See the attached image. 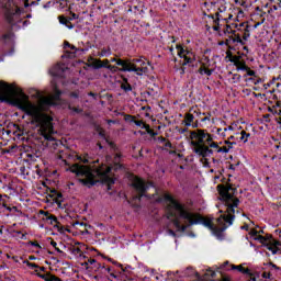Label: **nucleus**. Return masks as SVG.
I'll return each instance as SVG.
<instances>
[{
  "mask_svg": "<svg viewBox=\"0 0 281 281\" xmlns=\"http://www.w3.org/2000/svg\"><path fill=\"white\" fill-rule=\"evenodd\" d=\"M25 237V234H22V238Z\"/></svg>",
  "mask_w": 281,
  "mask_h": 281,
  "instance_id": "nucleus-51",
  "label": "nucleus"
},
{
  "mask_svg": "<svg viewBox=\"0 0 281 281\" xmlns=\"http://www.w3.org/2000/svg\"><path fill=\"white\" fill-rule=\"evenodd\" d=\"M29 245H33V247H38V249H41L38 241H29Z\"/></svg>",
  "mask_w": 281,
  "mask_h": 281,
  "instance_id": "nucleus-30",
  "label": "nucleus"
},
{
  "mask_svg": "<svg viewBox=\"0 0 281 281\" xmlns=\"http://www.w3.org/2000/svg\"><path fill=\"white\" fill-rule=\"evenodd\" d=\"M120 59H117V58H112V63H116V65H117V61H119Z\"/></svg>",
  "mask_w": 281,
  "mask_h": 281,
  "instance_id": "nucleus-40",
  "label": "nucleus"
},
{
  "mask_svg": "<svg viewBox=\"0 0 281 281\" xmlns=\"http://www.w3.org/2000/svg\"><path fill=\"white\" fill-rule=\"evenodd\" d=\"M177 49L180 59L179 64L175 65V68L179 71L180 76H183V74H186V67H190V65L194 63V55L183 49L181 46H177Z\"/></svg>",
  "mask_w": 281,
  "mask_h": 281,
  "instance_id": "nucleus-7",
  "label": "nucleus"
},
{
  "mask_svg": "<svg viewBox=\"0 0 281 281\" xmlns=\"http://www.w3.org/2000/svg\"><path fill=\"white\" fill-rule=\"evenodd\" d=\"M55 249H56V251H58L59 254H63V250H60V248L56 247Z\"/></svg>",
  "mask_w": 281,
  "mask_h": 281,
  "instance_id": "nucleus-41",
  "label": "nucleus"
},
{
  "mask_svg": "<svg viewBox=\"0 0 281 281\" xmlns=\"http://www.w3.org/2000/svg\"><path fill=\"white\" fill-rule=\"evenodd\" d=\"M218 45H225V42H220Z\"/></svg>",
  "mask_w": 281,
  "mask_h": 281,
  "instance_id": "nucleus-44",
  "label": "nucleus"
},
{
  "mask_svg": "<svg viewBox=\"0 0 281 281\" xmlns=\"http://www.w3.org/2000/svg\"><path fill=\"white\" fill-rule=\"evenodd\" d=\"M233 32H234V30L232 29V26H229V24H226L225 29L222 32H220L218 35L226 36V38H227V36L229 34H233Z\"/></svg>",
  "mask_w": 281,
  "mask_h": 281,
  "instance_id": "nucleus-18",
  "label": "nucleus"
},
{
  "mask_svg": "<svg viewBox=\"0 0 281 281\" xmlns=\"http://www.w3.org/2000/svg\"><path fill=\"white\" fill-rule=\"evenodd\" d=\"M68 109L74 113H82V109L69 105Z\"/></svg>",
  "mask_w": 281,
  "mask_h": 281,
  "instance_id": "nucleus-25",
  "label": "nucleus"
},
{
  "mask_svg": "<svg viewBox=\"0 0 281 281\" xmlns=\"http://www.w3.org/2000/svg\"><path fill=\"white\" fill-rule=\"evenodd\" d=\"M25 265H27V267H33L34 269H38V266L36 263H32L30 261H25Z\"/></svg>",
  "mask_w": 281,
  "mask_h": 281,
  "instance_id": "nucleus-28",
  "label": "nucleus"
},
{
  "mask_svg": "<svg viewBox=\"0 0 281 281\" xmlns=\"http://www.w3.org/2000/svg\"><path fill=\"white\" fill-rule=\"evenodd\" d=\"M244 71H247L248 76H256V71L251 70L250 67H248V69H244Z\"/></svg>",
  "mask_w": 281,
  "mask_h": 281,
  "instance_id": "nucleus-26",
  "label": "nucleus"
},
{
  "mask_svg": "<svg viewBox=\"0 0 281 281\" xmlns=\"http://www.w3.org/2000/svg\"><path fill=\"white\" fill-rule=\"evenodd\" d=\"M121 89H123V91H132V87L131 83H128V80L123 79V83L121 85Z\"/></svg>",
  "mask_w": 281,
  "mask_h": 281,
  "instance_id": "nucleus-21",
  "label": "nucleus"
},
{
  "mask_svg": "<svg viewBox=\"0 0 281 281\" xmlns=\"http://www.w3.org/2000/svg\"><path fill=\"white\" fill-rule=\"evenodd\" d=\"M132 188L135 190L137 194V196H135L134 199H142V196H146V190H148V183H146V181H144L142 178L135 177L132 180Z\"/></svg>",
  "mask_w": 281,
  "mask_h": 281,
  "instance_id": "nucleus-8",
  "label": "nucleus"
},
{
  "mask_svg": "<svg viewBox=\"0 0 281 281\" xmlns=\"http://www.w3.org/2000/svg\"><path fill=\"white\" fill-rule=\"evenodd\" d=\"M120 157H122V154L116 153V155H115V157H114L115 164H120Z\"/></svg>",
  "mask_w": 281,
  "mask_h": 281,
  "instance_id": "nucleus-27",
  "label": "nucleus"
},
{
  "mask_svg": "<svg viewBox=\"0 0 281 281\" xmlns=\"http://www.w3.org/2000/svg\"><path fill=\"white\" fill-rule=\"evenodd\" d=\"M65 47H71V44H69V42H65Z\"/></svg>",
  "mask_w": 281,
  "mask_h": 281,
  "instance_id": "nucleus-39",
  "label": "nucleus"
},
{
  "mask_svg": "<svg viewBox=\"0 0 281 281\" xmlns=\"http://www.w3.org/2000/svg\"><path fill=\"white\" fill-rule=\"evenodd\" d=\"M232 43H243V40L240 38V34L236 33V31H233V33H231L225 38V45L231 46Z\"/></svg>",
  "mask_w": 281,
  "mask_h": 281,
  "instance_id": "nucleus-12",
  "label": "nucleus"
},
{
  "mask_svg": "<svg viewBox=\"0 0 281 281\" xmlns=\"http://www.w3.org/2000/svg\"><path fill=\"white\" fill-rule=\"evenodd\" d=\"M40 214H44L46 216L45 220L48 221L50 225H55V227H58V218H56L55 215H52L45 211H40Z\"/></svg>",
  "mask_w": 281,
  "mask_h": 281,
  "instance_id": "nucleus-15",
  "label": "nucleus"
},
{
  "mask_svg": "<svg viewBox=\"0 0 281 281\" xmlns=\"http://www.w3.org/2000/svg\"><path fill=\"white\" fill-rule=\"evenodd\" d=\"M90 265H93V262H95V259H91L89 260Z\"/></svg>",
  "mask_w": 281,
  "mask_h": 281,
  "instance_id": "nucleus-42",
  "label": "nucleus"
},
{
  "mask_svg": "<svg viewBox=\"0 0 281 281\" xmlns=\"http://www.w3.org/2000/svg\"><path fill=\"white\" fill-rule=\"evenodd\" d=\"M217 190L226 205V215H222V218L225 221V223L232 225V221H234V212L236 207H238L239 200L234 195V188L218 184Z\"/></svg>",
  "mask_w": 281,
  "mask_h": 281,
  "instance_id": "nucleus-5",
  "label": "nucleus"
},
{
  "mask_svg": "<svg viewBox=\"0 0 281 281\" xmlns=\"http://www.w3.org/2000/svg\"><path fill=\"white\" fill-rule=\"evenodd\" d=\"M59 23H63L64 25H67L69 23V20L65 18V15H59Z\"/></svg>",
  "mask_w": 281,
  "mask_h": 281,
  "instance_id": "nucleus-24",
  "label": "nucleus"
},
{
  "mask_svg": "<svg viewBox=\"0 0 281 281\" xmlns=\"http://www.w3.org/2000/svg\"><path fill=\"white\" fill-rule=\"evenodd\" d=\"M0 205H3V207H5V203L1 202V200H0Z\"/></svg>",
  "mask_w": 281,
  "mask_h": 281,
  "instance_id": "nucleus-43",
  "label": "nucleus"
},
{
  "mask_svg": "<svg viewBox=\"0 0 281 281\" xmlns=\"http://www.w3.org/2000/svg\"><path fill=\"white\" fill-rule=\"evenodd\" d=\"M89 67H93V69H102V67H106V69H115V67L109 65V59H98L93 57L88 58Z\"/></svg>",
  "mask_w": 281,
  "mask_h": 281,
  "instance_id": "nucleus-11",
  "label": "nucleus"
},
{
  "mask_svg": "<svg viewBox=\"0 0 281 281\" xmlns=\"http://www.w3.org/2000/svg\"><path fill=\"white\" fill-rule=\"evenodd\" d=\"M69 170L70 172H75L80 183L88 188H91V186H95L98 181H101V183H106L108 190H111V186L115 183L113 180V173H111V167L109 166H101L94 171V173L91 172V168H89V166L79 164L72 165Z\"/></svg>",
  "mask_w": 281,
  "mask_h": 281,
  "instance_id": "nucleus-3",
  "label": "nucleus"
},
{
  "mask_svg": "<svg viewBox=\"0 0 281 281\" xmlns=\"http://www.w3.org/2000/svg\"><path fill=\"white\" fill-rule=\"evenodd\" d=\"M213 30H215V32H218V23L216 20H213Z\"/></svg>",
  "mask_w": 281,
  "mask_h": 281,
  "instance_id": "nucleus-29",
  "label": "nucleus"
},
{
  "mask_svg": "<svg viewBox=\"0 0 281 281\" xmlns=\"http://www.w3.org/2000/svg\"><path fill=\"white\" fill-rule=\"evenodd\" d=\"M35 273L36 276H38V278H42V280H45V281H63L60 280V278L47 272V273H41L38 272V270H35Z\"/></svg>",
  "mask_w": 281,
  "mask_h": 281,
  "instance_id": "nucleus-14",
  "label": "nucleus"
},
{
  "mask_svg": "<svg viewBox=\"0 0 281 281\" xmlns=\"http://www.w3.org/2000/svg\"><path fill=\"white\" fill-rule=\"evenodd\" d=\"M251 280L256 281V278H251Z\"/></svg>",
  "mask_w": 281,
  "mask_h": 281,
  "instance_id": "nucleus-52",
  "label": "nucleus"
},
{
  "mask_svg": "<svg viewBox=\"0 0 281 281\" xmlns=\"http://www.w3.org/2000/svg\"><path fill=\"white\" fill-rule=\"evenodd\" d=\"M262 277H263V278H267V272H263Z\"/></svg>",
  "mask_w": 281,
  "mask_h": 281,
  "instance_id": "nucleus-45",
  "label": "nucleus"
},
{
  "mask_svg": "<svg viewBox=\"0 0 281 281\" xmlns=\"http://www.w3.org/2000/svg\"><path fill=\"white\" fill-rule=\"evenodd\" d=\"M29 258H30V260H34V257H32V256H31V257H29Z\"/></svg>",
  "mask_w": 281,
  "mask_h": 281,
  "instance_id": "nucleus-47",
  "label": "nucleus"
},
{
  "mask_svg": "<svg viewBox=\"0 0 281 281\" xmlns=\"http://www.w3.org/2000/svg\"><path fill=\"white\" fill-rule=\"evenodd\" d=\"M36 271H38V273H41V271H45V267H41L40 269H36Z\"/></svg>",
  "mask_w": 281,
  "mask_h": 281,
  "instance_id": "nucleus-36",
  "label": "nucleus"
},
{
  "mask_svg": "<svg viewBox=\"0 0 281 281\" xmlns=\"http://www.w3.org/2000/svg\"><path fill=\"white\" fill-rule=\"evenodd\" d=\"M50 245H52V247H55V249H56V245H57L56 241L52 240Z\"/></svg>",
  "mask_w": 281,
  "mask_h": 281,
  "instance_id": "nucleus-38",
  "label": "nucleus"
},
{
  "mask_svg": "<svg viewBox=\"0 0 281 281\" xmlns=\"http://www.w3.org/2000/svg\"><path fill=\"white\" fill-rule=\"evenodd\" d=\"M7 210H9V212H12V211H13V212H16V206H13V207H10V206H9V207H7Z\"/></svg>",
  "mask_w": 281,
  "mask_h": 281,
  "instance_id": "nucleus-33",
  "label": "nucleus"
},
{
  "mask_svg": "<svg viewBox=\"0 0 281 281\" xmlns=\"http://www.w3.org/2000/svg\"><path fill=\"white\" fill-rule=\"evenodd\" d=\"M70 49H76V46H71V45H70Z\"/></svg>",
  "mask_w": 281,
  "mask_h": 281,
  "instance_id": "nucleus-46",
  "label": "nucleus"
},
{
  "mask_svg": "<svg viewBox=\"0 0 281 281\" xmlns=\"http://www.w3.org/2000/svg\"><path fill=\"white\" fill-rule=\"evenodd\" d=\"M18 236L21 235V232H16Z\"/></svg>",
  "mask_w": 281,
  "mask_h": 281,
  "instance_id": "nucleus-48",
  "label": "nucleus"
},
{
  "mask_svg": "<svg viewBox=\"0 0 281 281\" xmlns=\"http://www.w3.org/2000/svg\"><path fill=\"white\" fill-rule=\"evenodd\" d=\"M193 120H194V115L186 114L183 123L186 124V126H190V124H192Z\"/></svg>",
  "mask_w": 281,
  "mask_h": 281,
  "instance_id": "nucleus-20",
  "label": "nucleus"
},
{
  "mask_svg": "<svg viewBox=\"0 0 281 281\" xmlns=\"http://www.w3.org/2000/svg\"><path fill=\"white\" fill-rule=\"evenodd\" d=\"M215 69H216V61L214 60V58L210 59V57L205 56L202 59V65L199 68V74L201 75L205 74L206 76H210Z\"/></svg>",
  "mask_w": 281,
  "mask_h": 281,
  "instance_id": "nucleus-9",
  "label": "nucleus"
},
{
  "mask_svg": "<svg viewBox=\"0 0 281 281\" xmlns=\"http://www.w3.org/2000/svg\"><path fill=\"white\" fill-rule=\"evenodd\" d=\"M279 120H280V124H281V116L279 117Z\"/></svg>",
  "mask_w": 281,
  "mask_h": 281,
  "instance_id": "nucleus-53",
  "label": "nucleus"
},
{
  "mask_svg": "<svg viewBox=\"0 0 281 281\" xmlns=\"http://www.w3.org/2000/svg\"><path fill=\"white\" fill-rule=\"evenodd\" d=\"M240 139H241V142H247V139H249V133H247V132H245V131H241L240 132Z\"/></svg>",
  "mask_w": 281,
  "mask_h": 281,
  "instance_id": "nucleus-22",
  "label": "nucleus"
},
{
  "mask_svg": "<svg viewBox=\"0 0 281 281\" xmlns=\"http://www.w3.org/2000/svg\"><path fill=\"white\" fill-rule=\"evenodd\" d=\"M148 135H150L151 137H156L157 133H155V131L150 130L147 132Z\"/></svg>",
  "mask_w": 281,
  "mask_h": 281,
  "instance_id": "nucleus-32",
  "label": "nucleus"
},
{
  "mask_svg": "<svg viewBox=\"0 0 281 281\" xmlns=\"http://www.w3.org/2000/svg\"><path fill=\"white\" fill-rule=\"evenodd\" d=\"M165 199L168 201L167 218L172 222L178 232H186L191 225H199V223H202V225L212 229L217 238H223L225 227H214L212 220L203 217L199 213L191 212L186 204L180 203L179 200L172 198L170 194L165 195Z\"/></svg>",
  "mask_w": 281,
  "mask_h": 281,
  "instance_id": "nucleus-2",
  "label": "nucleus"
},
{
  "mask_svg": "<svg viewBox=\"0 0 281 281\" xmlns=\"http://www.w3.org/2000/svg\"><path fill=\"white\" fill-rule=\"evenodd\" d=\"M143 128L146 130V132L148 133L151 128H150V125L148 124H143Z\"/></svg>",
  "mask_w": 281,
  "mask_h": 281,
  "instance_id": "nucleus-31",
  "label": "nucleus"
},
{
  "mask_svg": "<svg viewBox=\"0 0 281 281\" xmlns=\"http://www.w3.org/2000/svg\"><path fill=\"white\" fill-rule=\"evenodd\" d=\"M231 269H232L233 271H234V270L239 271V273H249V269L243 267L241 265H239V266L231 265Z\"/></svg>",
  "mask_w": 281,
  "mask_h": 281,
  "instance_id": "nucleus-17",
  "label": "nucleus"
},
{
  "mask_svg": "<svg viewBox=\"0 0 281 281\" xmlns=\"http://www.w3.org/2000/svg\"><path fill=\"white\" fill-rule=\"evenodd\" d=\"M111 122H113V121H108L109 124H111Z\"/></svg>",
  "mask_w": 281,
  "mask_h": 281,
  "instance_id": "nucleus-50",
  "label": "nucleus"
},
{
  "mask_svg": "<svg viewBox=\"0 0 281 281\" xmlns=\"http://www.w3.org/2000/svg\"><path fill=\"white\" fill-rule=\"evenodd\" d=\"M132 122H134V124H136V126H144V121H137L135 120V116H130Z\"/></svg>",
  "mask_w": 281,
  "mask_h": 281,
  "instance_id": "nucleus-23",
  "label": "nucleus"
},
{
  "mask_svg": "<svg viewBox=\"0 0 281 281\" xmlns=\"http://www.w3.org/2000/svg\"><path fill=\"white\" fill-rule=\"evenodd\" d=\"M100 135H104V133H103V132H100Z\"/></svg>",
  "mask_w": 281,
  "mask_h": 281,
  "instance_id": "nucleus-49",
  "label": "nucleus"
},
{
  "mask_svg": "<svg viewBox=\"0 0 281 281\" xmlns=\"http://www.w3.org/2000/svg\"><path fill=\"white\" fill-rule=\"evenodd\" d=\"M231 63H233L235 67H237V69H241L243 71H245V69H248L247 64H245V60H243L240 56H232Z\"/></svg>",
  "mask_w": 281,
  "mask_h": 281,
  "instance_id": "nucleus-13",
  "label": "nucleus"
},
{
  "mask_svg": "<svg viewBox=\"0 0 281 281\" xmlns=\"http://www.w3.org/2000/svg\"><path fill=\"white\" fill-rule=\"evenodd\" d=\"M189 137L194 153L200 155V157H207V155H212V150L210 148H217V153H229V148H232V144L218 147V144L214 143L212 135L205 130L192 131L190 132Z\"/></svg>",
  "mask_w": 281,
  "mask_h": 281,
  "instance_id": "nucleus-4",
  "label": "nucleus"
},
{
  "mask_svg": "<svg viewBox=\"0 0 281 281\" xmlns=\"http://www.w3.org/2000/svg\"><path fill=\"white\" fill-rule=\"evenodd\" d=\"M117 65L122 68V71H135L137 76H144L148 72V67H146V61L142 59H134L133 63L128 60H117Z\"/></svg>",
  "mask_w": 281,
  "mask_h": 281,
  "instance_id": "nucleus-6",
  "label": "nucleus"
},
{
  "mask_svg": "<svg viewBox=\"0 0 281 281\" xmlns=\"http://www.w3.org/2000/svg\"><path fill=\"white\" fill-rule=\"evenodd\" d=\"M54 199L53 201H55V203H57L58 207H60V205H63V193H56L53 194Z\"/></svg>",
  "mask_w": 281,
  "mask_h": 281,
  "instance_id": "nucleus-19",
  "label": "nucleus"
},
{
  "mask_svg": "<svg viewBox=\"0 0 281 281\" xmlns=\"http://www.w3.org/2000/svg\"><path fill=\"white\" fill-rule=\"evenodd\" d=\"M169 234H170L171 236H177V234H176V233H173V231H172V229H169Z\"/></svg>",
  "mask_w": 281,
  "mask_h": 281,
  "instance_id": "nucleus-37",
  "label": "nucleus"
},
{
  "mask_svg": "<svg viewBox=\"0 0 281 281\" xmlns=\"http://www.w3.org/2000/svg\"><path fill=\"white\" fill-rule=\"evenodd\" d=\"M277 52H278L279 54H281V43L278 44V46H277Z\"/></svg>",
  "mask_w": 281,
  "mask_h": 281,
  "instance_id": "nucleus-34",
  "label": "nucleus"
},
{
  "mask_svg": "<svg viewBox=\"0 0 281 281\" xmlns=\"http://www.w3.org/2000/svg\"><path fill=\"white\" fill-rule=\"evenodd\" d=\"M70 95H71V98H78V93H76V92H71Z\"/></svg>",
  "mask_w": 281,
  "mask_h": 281,
  "instance_id": "nucleus-35",
  "label": "nucleus"
},
{
  "mask_svg": "<svg viewBox=\"0 0 281 281\" xmlns=\"http://www.w3.org/2000/svg\"><path fill=\"white\" fill-rule=\"evenodd\" d=\"M60 90L55 89V94L43 95L38 99L37 104L30 102V98L23 93L22 89L16 88L4 81H0V102H9L13 106H19L26 115H31L32 124H38L40 133L45 139H52L54 125L52 116L47 115V106H52L60 100Z\"/></svg>",
  "mask_w": 281,
  "mask_h": 281,
  "instance_id": "nucleus-1",
  "label": "nucleus"
},
{
  "mask_svg": "<svg viewBox=\"0 0 281 281\" xmlns=\"http://www.w3.org/2000/svg\"><path fill=\"white\" fill-rule=\"evenodd\" d=\"M258 240L259 243H261V245L267 247L269 251H272V254H278V249H279L278 247H280V241L273 239L272 237H262V236H259Z\"/></svg>",
  "mask_w": 281,
  "mask_h": 281,
  "instance_id": "nucleus-10",
  "label": "nucleus"
},
{
  "mask_svg": "<svg viewBox=\"0 0 281 281\" xmlns=\"http://www.w3.org/2000/svg\"><path fill=\"white\" fill-rule=\"evenodd\" d=\"M74 227L77 232H79V234H87V224L85 223H80V222H76L74 224Z\"/></svg>",
  "mask_w": 281,
  "mask_h": 281,
  "instance_id": "nucleus-16",
  "label": "nucleus"
},
{
  "mask_svg": "<svg viewBox=\"0 0 281 281\" xmlns=\"http://www.w3.org/2000/svg\"><path fill=\"white\" fill-rule=\"evenodd\" d=\"M229 54H231V53H229V52H227V55H228V56H229Z\"/></svg>",
  "mask_w": 281,
  "mask_h": 281,
  "instance_id": "nucleus-54",
  "label": "nucleus"
}]
</instances>
